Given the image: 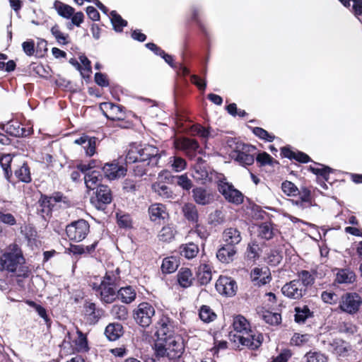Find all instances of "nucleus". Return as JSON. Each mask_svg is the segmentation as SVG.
Listing matches in <instances>:
<instances>
[{"label": "nucleus", "mask_w": 362, "mask_h": 362, "mask_svg": "<svg viewBox=\"0 0 362 362\" xmlns=\"http://www.w3.org/2000/svg\"><path fill=\"white\" fill-rule=\"evenodd\" d=\"M155 344L157 356H167L170 359L180 358L184 351L182 337L175 334L174 322L167 316H163L158 322Z\"/></svg>", "instance_id": "nucleus-1"}, {"label": "nucleus", "mask_w": 362, "mask_h": 362, "mask_svg": "<svg viewBox=\"0 0 362 362\" xmlns=\"http://www.w3.org/2000/svg\"><path fill=\"white\" fill-rule=\"evenodd\" d=\"M0 272L14 274L18 277L28 276L30 271L18 245L11 244L2 252L0 255Z\"/></svg>", "instance_id": "nucleus-2"}, {"label": "nucleus", "mask_w": 362, "mask_h": 362, "mask_svg": "<svg viewBox=\"0 0 362 362\" xmlns=\"http://www.w3.org/2000/svg\"><path fill=\"white\" fill-rule=\"evenodd\" d=\"M120 281V269L107 271L100 283L90 284L95 296L103 303L110 304L117 298V287Z\"/></svg>", "instance_id": "nucleus-3"}, {"label": "nucleus", "mask_w": 362, "mask_h": 362, "mask_svg": "<svg viewBox=\"0 0 362 362\" xmlns=\"http://www.w3.org/2000/svg\"><path fill=\"white\" fill-rule=\"evenodd\" d=\"M234 329L238 332L233 335V341L239 342L241 345L252 350L260 346L262 341V335L257 334L250 328V323L245 317L238 315L234 317L233 323Z\"/></svg>", "instance_id": "nucleus-4"}, {"label": "nucleus", "mask_w": 362, "mask_h": 362, "mask_svg": "<svg viewBox=\"0 0 362 362\" xmlns=\"http://www.w3.org/2000/svg\"><path fill=\"white\" fill-rule=\"evenodd\" d=\"M60 202H62L65 206L70 205V201L62 192H56L52 196L42 194L38 201V214L46 219L51 216L54 204Z\"/></svg>", "instance_id": "nucleus-5"}, {"label": "nucleus", "mask_w": 362, "mask_h": 362, "mask_svg": "<svg viewBox=\"0 0 362 362\" xmlns=\"http://www.w3.org/2000/svg\"><path fill=\"white\" fill-rule=\"evenodd\" d=\"M217 185L218 192L229 203L240 205L243 202L244 196L243 193L235 189L232 183L227 182L223 175L218 177Z\"/></svg>", "instance_id": "nucleus-6"}, {"label": "nucleus", "mask_w": 362, "mask_h": 362, "mask_svg": "<svg viewBox=\"0 0 362 362\" xmlns=\"http://www.w3.org/2000/svg\"><path fill=\"white\" fill-rule=\"evenodd\" d=\"M90 231V226L84 219L72 221L66 227V233L69 240L79 243L84 240Z\"/></svg>", "instance_id": "nucleus-7"}, {"label": "nucleus", "mask_w": 362, "mask_h": 362, "mask_svg": "<svg viewBox=\"0 0 362 362\" xmlns=\"http://www.w3.org/2000/svg\"><path fill=\"white\" fill-rule=\"evenodd\" d=\"M255 146L247 144H237L233 157L242 165H250L255 161Z\"/></svg>", "instance_id": "nucleus-8"}, {"label": "nucleus", "mask_w": 362, "mask_h": 362, "mask_svg": "<svg viewBox=\"0 0 362 362\" xmlns=\"http://www.w3.org/2000/svg\"><path fill=\"white\" fill-rule=\"evenodd\" d=\"M154 315V307L146 302L139 304L134 311V317L136 322L143 327H147L151 324Z\"/></svg>", "instance_id": "nucleus-9"}, {"label": "nucleus", "mask_w": 362, "mask_h": 362, "mask_svg": "<svg viewBox=\"0 0 362 362\" xmlns=\"http://www.w3.org/2000/svg\"><path fill=\"white\" fill-rule=\"evenodd\" d=\"M139 161L148 163L151 168L158 166L163 151H160L156 147L151 145L139 146Z\"/></svg>", "instance_id": "nucleus-10"}, {"label": "nucleus", "mask_w": 362, "mask_h": 362, "mask_svg": "<svg viewBox=\"0 0 362 362\" xmlns=\"http://www.w3.org/2000/svg\"><path fill=\"white\" fill-rule=\"evenodd\" d=\"M362 304L361 296L356 293H346L341 296L340 309L349 314L356 313Z\"/></svg>", "instance_id": "nucleus-11"}, {"label": "nucleus", "mask_w": 362, "mask_h": 362, "mask_svg": "<svg viewBox=\"0 0 362 362\" xmlns=\"http://www.w3.org/2000/svg\"><path fill=\"white\" fill-rule=\"evenodd\" d=\"M210 174L206 163L198 157L192 172V177L202 184H206L211 180Z\"/></svg>", "instance_id": "nucleus-12"}, {"label": "nucleus", "mask_w": 362, "mask_h": 362, "mask_svg": "<svg viewBox=\"0 0 362 362\" xmlns=\"http://www.w3.org/2000/svg\"><path fill=\"white\" fill-rule=\"evenodd\" d=\"M282 293L293 300H299L307 294V291L303 288L296 279H293L283 286Z\"/></svg>", "instance_id": "nucleus-13"}, {"label": "nucleus", "mask_w": 362, "mask_h": 362, "mask_svg": "<svg viewBox=\"0 0 362 362\" xmlns=\"http://www.w3.org/2000/svg\"><path fill=\"white\" fill-rule=\"evenodd\" d=\"M216 289L221 295L233 296L237 291V284L230 277L221 276L216 283Z\"/></svg>", "instance_id": "nucleus-14"}, {"label": "nucleus", "mask_w": 362, "mask_h": 362, "mask_svg": "<svg viewBox=\"0 0 362 362\" xmlns=\"http://www.w3.org/2000/svg\"><path fill=\"white\" fill-rule=\"evenodd\" d=\"M112 200V192L107 185H100L95 192V199H92V202L98 209H103L104 206L111 203Z\"/></svg>", "instance_id": "nucleus-15"}, {"label": "nucleus", "mask_w": 362, "mask_h": 362, "mask_svg": "<svg viewBox=\"0 0 362 362\" xmlns=\"http://www.w3.org/2000/svg\"><path fill=\"white\" fill-rule=\"evenodd\" d=\"M101 169L105 177L110 180H114L124 177L127 173V168L117 163H107Z\"/></svg>", "instance_id": "nucleus-16"}, {"label": "nucleus", "mask_w": 362, "mask_h": 362, "mask_svg": "<svg viewBox=\"0 0 362 362\" xmlns=\"http://www.w3.org/2000/svg\"><path fill=\"white\" fill-rule=\"evenodd\" d=\"M175 147L185 151L189 156H194L197 152L199 151L198 142L189 138H180L175 141Z\"/></svg>", "instance_id": "nucleus-17"}, {"label": "nucleus", "mask_w": 362, "mask_h": 362, "mask_svg": "<svg viewBox=\"0 0 362 362\" xmlns=\"http://www.w3.org/2000/svg\"><path fill=\"white\" fill-rule=\"evenodd\" d=\"M83 308L85 320L90 325L96 324L104 313L102 308H97L96 305L92 302H86Z\"/></svg>", "instance_id": "nucleus-18"}, {"label": "nucleus", "mask_w": 362, "mask_h": 362, "mask_svg": "<svg viewBox=\"0 0 362 362\" xmlns=\"http://www.w3.org/2000/svg\"><path fill=\"white\" fill-rule=\"evenodd\" d=\"M251 279L255 285H265L272 280L271 273L267 267H255L251 272Z\"/></svg>", "instance_id": "nucleus-19"}, {"label": "nucleus", "mask_w": 362, "mask_h": 362, "mask_svg": "<svg viewBox=\"0 0 362 362\" xmlns=\"http://www.w3.org/2000/svg\"><path fill=\"white\" fill-rule=\"evenodd\" d=\"M148 214L151 221L158 223L169 217L166 206L159 203L151 204L148 208Z\"/></svg>", "instance_id": "nucleus-20"}, {"label": "nucleus", "mask_w": 362, "mask_h": 362, "mask_svg": "<svg viewBox=\"0 0 362 362\" xmlns=\"http://www.w3.org/2000/svg\"><path fill=\"white\" fill-rule=\"evenodd\" d=\"M236 253V247L223 244L216 252V257L221 262L228 264L234 260Z\"/></svg>", "instance_id": "nucleus-21"}, {"label": "nucleus", "mask_w": 362, "mask_h": 362, "mask_svg": "<svg viewBox=\"0 0 362 362\" xmlns=\"http://www.w3.org/2000/svg\"><path fill=\"white\" fill-rule=\"evenodd\" d=\"M222 239L226 245L235 247L241 242L242 236L240 232L236 228H228L222 234Z\"/></svg>", "instance_id": "nucleus-22"}, {"label": "nucleus", "mask_w": 362, "mask_h": 362, "mask_svg": "<svg viewBox=\"0 0 362 362\" xmlns=\"http://www.w3.org/2000/svg\"><path fill=\"white\" fill-rule=\"evenodd\" d=\"M6 133L16 137H25L30 134L31 130L21 127L17 121H11L6 124Z\"/></svg>", "instance_id": "nucleus-23"}, {"label": "nucleus", "mask_w": 362, "mask_h": 362, "mask_svg": "<svg viewBox=\"0 0 362 362\" xmlns=\"http://www.w3.org/2000/svg\"><path fill=\"white\" fill-rule=\"evenodd\" d=\"M281 156L290 160H296L302 163H307L310 160V157L301 151L294 152L288 146H284L281 149Z\"/></svg>", "instance_id": "nucleus-24"}, {"label": "nucleus", "mask_w": 362, "mask_h": 362, "mask_svg": "<svg viewBox=\"0 0 362 362\" xmlns=\"http://www.w3.org/2000/svg\"><path fill=\"white\" fill-rule=\"evenodd\" d=\"M315 272L301 270L297 273V279H296L300 283V286L308 291V288L311 287L315 283Z\"/></svg>", "instance_id": "nucleus-25"}, {"label": "nucleus", "mask_w": 362, "mask_h": 362, "mask_svg": "<svg viewBox=\"0 0 362 362\" xmlns=\"http://www.w3.org/2000/svg\"><path fill=\"white\" fill-rule=\"evenodd\" d=\"M192 193L193 199L197 204L206 205L212 200L211 194L202 187L193 189Z\"/></svg>", "instance_id": "nucleus-26"}, {"label": "nucleus", "mask_w": 362, "mask_h": 362, "mask_svg": "<svg viewBox=\"0 0 362 362\" xmlns=\"http://www.w3.org/2000/svg\"><path fill=\"white\" fill-rule=\"evenodd\" d=\"M103 179L100 171L93 170L84 176V182L88 189L93 190L97 189L100 185Z\"/></svg>", "instance_id": "nucleus-27"}, {"label": "nucleus", "mask_w": 362, "mask_h": 362, "mask_svg": "<svg viewBox=\"0 0 362 362\" xmlns=\"http://www.w3.org/2000/svg\"><path fill=\"white\" fill-rule=\"evenodd\" d=\"M356 280L355 273L350 269H339L336 274L335 282L339 284H352Z\"/></svg>", "instance_id": "nucleus-28"}, {"label": "nucleus", "mask_w": 362, "mask_h": 362, "mask_svg": "<svg viewBox=\"0 0 362 362\" xmlns=\"http://www.w3.org/2000/svg\"><path fill=\"white\" fill-rule=\"evenodd\" d=\"M136 296V291L131 286L122 287L117 291V298L126 304H129L134 301Z\"/></svg>", "instance_id": "nucleus-29"}, {"label": "nucleus", "mask_w": 362, "mask_h": 362, "mask_svg": "<svg viewBox=\"0 0 362 362\" xmlns=\"http://www.w3.org/2000/svg\"><path fill=\"white\" fill-rule=\"evenodd\" d=\"M298 199L294 201V203L301 209L308 208L312 205L311 192L307 187H302L299 189Z\"/></svg>", "instance_id": "nucleus-30"}, {"label": "nucleus", "mask_w": 362, "mask_h": 362, "mask_svg": "<svg viewBox=\"0 0 362 362\" xmlns=\"http://www.w3.org/2000/svg\"><path fill=\"white\" fill-rule=\"evenodd\" d=\"M276 232L271 222H264L258 227L259 236L266 240L272 239Z\"/></svg>", "instance_id": "nucleus-31"}, {"label": "nucleus", "mask_w": 362, "mask_h": 362, "mask_svg": "<svg viewBox=\"0 0 362 362\" xmlns=\"http://www.w3.org/2000/svg\"><path fill=\"white\" fill-rule=\"evenodd\" d=\"M54 8L61 17L69 19L75 12V9L71 6L64 4L58 0L54 2Z\"/></svg>", "instance_id": "nucleus-32"}, {"label": "nucleus", "mask_w": 362, "mask_h": 362, "mask_svg": "<svg viewBox=\"0 0 362 362\" xmlns=\"http://www.w3.org/2000/svg\"><path fill=\"white\" fill-rule=\"evenodd\" d=\"M105 334L110 341H116L123 334V327L119 323H113L107 325Z\"/></svg>", "instance_id": "nucleus-33"}, {"label": "nucleus", "mask_w": 362, "mask_h": 362, "mask_svg": "<svg viewBox=\"0 0 362 362\" xmlns=\"http://www.w3.org/2000/svg\"><path fill=\"white\" fill-rule=\"evenodd\" d=\"M294 320L298 324H303L306 320L313 317V313L310 311L308 305L303 307H295Z\"/></svg>", "instance_id": "nucleus-34"}, {"label": "nucleus", "mask_w": 362, "mask_h": 362, "mask_svg": "<svg viewBox=\"0 0 362 362\" xmlns=\"http://www.w3.org/2000/svg\"><path fill=\"white\" fill-rule=\"evenodd\" d=\"M198 281L202 285H206L211 280V268L207 264H202L199 267L197 272Z\"/></svg>", "instance_id": "nucleus-35"}, {"label": "nucleus", "mask_w": 362, "mask_h": 362, "mask_svg": "<svg viewBox=\"0 0 362 362\" xmlns=\"http://www.w3.org/2000/svg\"><path fill=\"white\" fill-rule=\"evenodd\" d=\"M193 277L192 272L188 268H181L177 274V281L183 288H187L191 286Z\"/></svg>", "instance_id": "nucleus-36"}, {"label": "nucleus", "mask_w": 362, "mask_h": 362, "mask_svg": "<svg viewBox=\"0 0 362 362\" xmlns=\"http://www.w3.org/2000/svg\"><path fill=\"white\" fill-rule=\"evenodd\" d=\"M185 217L190 222L197 223L199 219L198 211L196 206L192 203L185 204L182 207Z\"/></svg>", "instance_id": "nucleus-37"}, {"label": "nucleus", "mask_w": 362, "mask_h": 362, "mask_svg": "<svg viewBox=\"0 0 362 362\" xmlns=\"http://www.w3.org/2000/svg\"><path fill=\"white\" fill-rule=\"evenodd\" d=\"M13 160V157L11 154H4L0 156V165L4 173V177L10 181V178L12 176V170L11 164Z\"/></svg>", "instance_id": "nucleus-38"}, {"label": "nucleus", "mask_w": 362, "mask_h": 362, "mask_svg": "<svg viewBox=\"0 0 362 362\" xmlns=\"http://www.w3.org/2000/svg\"><path fill=\"white\" fill-rule=\"evenodd\" d=\"M199 252V247L194 243H189L180 246V254L187 259H192Z\"/></svg>", "instance_id": "nucleus-39"}, {"label": "nucleus", "mask_w": 362, "mask_h": 362, "mask_svg": "<svg viewBox=\"0 0 362 362\" xmlns=\"http://www.w3.org/2000/svg\"><path fill=\"white\" fill-rule=\"evenodd\" d=\"M152 189L163 199L173 198V192L167 185L161 182H155L152 185Z\"/></svg>", "instance_id": "nucleus-40"}, {"label": "nucleus", "mask_w": 362, "mask_h": 362, "mask_svg": "<svg viewBox=\"0 0 362 362\" xmlns=\"http://www.w3.org/2000/svg\"><path fill=\"white\" fill-rule=\"evenodd\" d=\"M176 230L172 225L163 226L158 233V238L163 242L171 241L175 235Z\"/></svg>", "instance_id": "nucleus-41"}, {"label": "nucleus", "mask_w": 362, "mask_h": 362, "mask_svg": "<svg viewBox=\"0 0 362 362\" xmlns=\"http://www.w3.org/2000/svg\"><path fill=\"white\" fill-rule=\"evenodd\" d=\"M177 262L175 257H165L163 260L161 270L163 273L171 274L177 270Z\"/></svg>", "instance_id": "nucleus-42"}, {"label": "nucleus", "mask_w": 362, "mask_h": 362, "mask_svg": "<svg viewBox=\"0 0 362 362\" xmlns=\"http://www.w3.org/2000/svg\"><path fill=\"white\" fill-rule=\"evenodd\" d=\"M110 20L116 32H122L123 28L127 25V21L124 20L115 11H111Z\"/></svg>", "instance_id": "nucleus-43"}, {"label": "nucleus", "mask_w": 362, "mask_h": 362, "mask_svg": "<svg viewBox=\"0 0 362 362\" xmlns=\"http://www.w3.org/2000/svg\"><path fill=\"white\" fill-rule=\"evenodd\" d=\"M202 11V7L199 6H192L191 7V13H192V20L194 21L197 25L199 26L201 31L207 37L208 36V32L205 27V25L203 24V23L201 21L199 18V13Z\"/></svg>", "instance_id": "nucleus-44"}, {"label": "nucleus", "mask_w": 362, "mask_h": 362, "mask_svg": "<svg viewBox=\"0 0 362 362\" xmlns=\"http://www.w3.org/2000/svg\"><path fill=\"white\" fill-rule=\"evenodd\" d=\"M15 175L23 182L28 183L31 182L30 168L26 163H23L20 168L15 170Z\"/></svg>", "instance_id": "nucleus-45"}, {"label": "nucleus", "mask_w": 362, "mask_h": 362, "mask_svg": "<svg viewBox=\"0 0 362 362\" xmlns=\"http://www.w3.org/2000/svg\"><path fill=\"white\" fill-rule=\"evenodd\" d=\"M51 33L59 44L67 45L69 43V35L62 33L58 25L55 24L52 27Z\"/></svg>", "instance_id": "nucleus-46"}, {"label": "nucleus", "mask_w": 362, "mask_h": 362, "mask_svg": "<svg viewBox=\"0 0 362 362\" xmlns=\"http://www.w3.org/2000/svg\"><path fill=\"white\" fill-rule=\"evenodd\" d=\"M111 314L115 318L118 320H126L128 316L127 308L122 305H114L111 309Z\"/></svg>", "instance_id": "nucleus-47"}, {"label": "nucleus", "mask_w": 362, "mask_h": 362, "mask_svg": "<svg viewBox=\"0 0 362 362\" xmlns=\"http://www.w3.org/2000/svg\"><path fill=\"white\" fill-rule=\"evenodd\" d=\"M262 318L267 323L272 325H279L281 322V316L279 313H272L268 310L263 313Z\"/></svg>", "instance_id": "nucleus-48"}, {"label": "nucleus", "mask_w": 362, "mask_h": 362, "mask_svg": "<svg viewBox=\"0 0 362 362\" xmlns=\"http://www.w3.org/2000/svg\"><path fill=\"white\" fill-rule=\"evenodd\" d=\"M304 362H327V357L319 351H309L303 357Z\"/></svg>", "instance_id": "nucleus-49"}, {"label": "nucleus", "mask_w": 362, "mask_h": 362, "mask_svg": "<svg viewBox=\"0 0 362 362\" xmlns=\"http://www.w3.org/2000/svg\"><path fill=\"white\" fill-rule=\"evenodd\" d=\"M256 160L260 166H264L267 165H274L277 164L278 161L274 160L269 153L267 152H262L257 155Z\"/></svg>", "instance_id": "nucleus-50"}, {"label": "nucleus", "mask_w": 362, "mask_h": 362, "mask_svg": "<svg viewBox=\"0 0 362 362\" xmlns=\"http://www.w3.org/2000/svg\"><path fill=\"white\" fill-rule=\"evenodd\" d=\"M78 339L75 341L76 349L78 352H86L88 350V341L85 334L77 330Z\"/></svg>", "instance_id": "nucleus-51"}, {"label": "nucleus", "mask_w": 362, "mask_h": 362, "mask_svg": "<svg viewBox=\"0 0 362 362\" xmlns=\"http://www.w3.org/2000/svg\"><path fill=\"white\" fill-rule=\"evenodd\" d=\"M199 315L200 319L205 322H211L216 317V314L207 305H202L201 307Z\"/></svg>", "instance_id": "nucleus-52"}, {"label": "nucleus", "mask_w": 362, "mask_h": 362, "mask_svg": "<svg viewBox=\"0 0 362 362\" xmlns=\"http://www.w3.org/2000/svg\"><path fill=\"white\" fill-rule=\"evenodd\" d=\"M134 165L133 167V173L136 177H142L144 175H146L148 171V168L151 167V165H148V163L142 162V161H136L134 163Z\"/></svg>", "instance_id": "nucleus-53"}, {"label": "nucleus", "mask_w": 362, "mask_h": 362, "mask_svg": "<svg viewBox=\"0 0 362 362\" xmlns=\"http://www.w3.org/2000/svg\"><path fill=\"white\" fill-rule=\"evenodd\" d=\"M26 303L29 306H30L35 309V310L37 313V314L42 318H43V320H45L47 327H49L50 326V320L49 319V317L47 315V311H46L45 308L44 307H42V305L37 304L35 302L32 301V300H28Z\"/></svg>", "instance_id": "nucleus-54"}, {"label": "nucleus", "mask_w": 362, "mask_h": 362, "mask_svg": "<svg viewBox=\"0 0 362 362\" xmlns=\"http://www.w3.org/2000/svg\"><path fill=\"white\" fill-rule=\"evenodd\" d=\"M192 131L194 134H196L204 139L212 136L211 128H205L200 124H194L192 127Z\"/></svg>", "instance_id": "nucleus-55"}, {"label": "nucleus", "mask_w": 362, "mask_h": 362, "mask_svg": "<svg viewBox=\"0 0 362 362\" xmlns=\"http://www.w3.org/2000/svg\"><path fill=\"white\" fill-rule=\"evenodd\" d=\"M169 163L175 172H180L186 168V161L181 157L172 156L169 158Z\"/></svg>", "instance_id": "nucleus-56"}, {"label": "nucleus", "mask_w": 362, "mask_h": 362, "mask_svg": "<svg viewBox=\"0 0 362 362\" xmlns=\"http://www.w3.org/2000/svg\"><path fill=\"white\" fill-rule=\"evenodd\" d=\"M282 191L288 196H297L299 189L291 182L286 180L281 184Z\"/></svg>", "instance_id": "nucleus-57"}, {"label": "nucleus", "mask_w": 362, "mask_h": 362, "mask_svg": "<svg viewBox=\"0 0 362 362\" xmlns=\"http://www.w3.org/2000/svg\"><path fill=\"white\" fill-rule=\"evenodd\" d=\"M117 221L120 228H131L132 227V220L129 214L117 213Z\"/></svg>", "instance_id": "nucleus-58"}, {"label": "nucleus", "mask_w": 362, "mask_h": 362, "mask_svg": "<svg viewBox=\"0 0 362 362\" xmlns=\"http://www.w3.org/2000/svg\"><path fill=\"white\" fill-rule=\"evenodd\" d=\"M252 133L260 139L264 140L268 142H272L274 141L275 136L271 134H269L265 129L261 127H253Z\"/></svg>", "instance_id": "nucleus-59"}, {"label": "nucleus", "mask_w": 362, "mask_h": 362, "mask_svg": "<svg viewBox=\"0 0 362 362\" xmlns=\"http://www.w3.org/2000/svg\"><path fill=\"white\" fill-rule=\"evenodd\" d=\"M136 161H139V146H131L126 155L125 163L129 164Z\"/></svg>", "instance_id": "nucleus-60"}, {"label": "nucleus", "mask_w": 362, "mask_h": 362, "mask_svg": "<svg viewBox=\"0 0 362 362\" xmlns=\"http://www.w3.org/2000/svg\"><path fill=\"white\" fill-rule=\"evenodd\" d=\"M260 248L256 243L249 244L247 248V257L250 260L255 261L259 256Z\"/></svg>", "instance_id": "nucleus-61"}, {"label": "nucleus", "mask_w": 362, "mask_h": 362, "mask_svg": "<svg viewBox=\"0 0 362 362\" xmlns=\"http://www.w3.org/2000/svg\"><path fill=\"white\" fill-rule=\"evenodd\" d=\"M88 141L91 142V145H89L86 142L84 145H83V148H84L86 153L88 156H92L95 153V148H96V138L93 136L88 137Z\"/></svg>", "instance_id": "nucleus-62"}, {"label": "nucleus", "mask_w": 362, "mask_h": 362, "mask_svg": "<svg viewBox=\"0 0 362 362\" xmlns=\"http://www.w3.org/2000/svg\"><path fill=\"white\" fill-rule=\"evenodd\" d=\"M176 182L182 189L188 190L192 186V181L187 177L186 175H182L176 177Z\"/></svg>", "instance_id": "nucleus-63"}, {"label": "nucleus", "mask_w": 362, "mask_h": 362, "mask_svg": "<svg viewBox=\"0 0 362 362\" xmlns=\"http://www.w3.org/2000/svg\"><path fill=\"white\" fill-rule=\"evenodd\" d=\"M94 80L96 84L100 87H107L110 85L107 76L101 72L95 73Z\"/></svg>", "instance_id": "nucleus-64"}]
</instances>
